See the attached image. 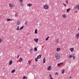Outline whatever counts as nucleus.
<instances>
[{
  "label": "nucleus",
  "instance_id": "f257e3e1",
  "mask_svg": "<svg viewBox=\"0 0 79 79\" xmlns=\"http://www.w3.org/2000/svg\"><path fill=\"white\" fill-rule=\"evenodd\" d=\"M55 58L56 60H60L61 58V55L59 53H56L55 54Z\"/></svg>",
  "mask_w": 79,
  "mask_h": 79
},
{
  "label": "nucleus",
  "instance_id": "f03ea898",
  "mask_svg": "<svg viewBox=\"0 0 79 79\" xmlns=\"http://www.w3.org/2000/svg\"><path fill=\"white\" fill-rule=\"evenodd\" d=\"M43 8L44 10H48L49 9V6L48 4H45L43 6Z\"/></svg>",
  "mask_w": 79,
  "mask_h": 79
},
{
  "label": "nucleus",
  "instance_id": "7ed1b4c3",
  "mask_svg": "<svg viewBox=\"0 0 79 79\" xmlns=\"http://www.w3.org/2000/svg\"><path fill=\"white\" fill-rule=\"evenodd\" d=\"M76 9H77V10H79V4L76 5L73 8V10H76Z\"/></svg>",
  "mask_w": 79,
  "mask_h": 79
},
{
  "label": "nucleus",
  "instance_id": "20e7f679",
  "mask_svg": "<svg viewBox=\"0 0 79 79\" xmlns=\"http://www.w3.org/2000/svg\"><path fill=\"white\" fill-rule=\"evenodd\" d=\"M75 37L77 39H79V32L77 34H76L75 35Z\"/></svg>",
  "mask_w": 79,
  "mask_h": 79
},
{
  "label": "nucleus",
  "instance_id": "39448f33",
  "mask_svg": "<svg viewBox=\"0 0 79 79\" xmlns=\"http://www.w3.org/2000/svg\"><path fill=\"white\" fill-rule=\"evenodd\" d=\"M52 69V68L51 66H49L47 68V70L48 71H51Z\"/></svg>",
  "mask_w": 79,
  "mask_h": 79
},
{
  "label": "nucleus",
  "instance_id": "423d86ee",
  "mask_svg": "<svg viewBox=\"0 0 79 79\" xmlns=\"http://www.w3.org/2000/svg\"><path fill=\"white\" fill-rule=\"evenodd\" d=\"M15 6V5L13 4L12 3H10L9 5V6L10 7V8H13L14 7V6Z\"/></svg>",
  "mask_w": 79,
  "mask_h": 79
},
{
  "label": "nucleus",
  "instance_id": "0eeeda50",
  "mask_svg": "<svg viewBox=\"0 0 79 79\" xmlns=\"http://www.w3.org/2000/svg\"><path fill=\"white\" fill-rule=\"evenodd\" d=\"M62 17L63 18H66V14H64L62 15Z\"/></svg>",
  "mask_w": 79,
  "mask_h": 79
},
{
  "label": "nucleus",
  "instance_id": "6e6552de",
  "mask_svg": "<svg viewBox=\"0 0 79 79\" xmlns=\"http://www.w3.org/2000/svg\"><path fill=\"white\" fill-rule=\"evenodd\" d=\"M74 48H70L69 49V50H70V52H73V51H74Z\"/></svg>",
  "mask_w": 79,
  "mask_h": 79
},
{
  "label": "nucleus",
  "instance_id": "1a4fd4ad",
  "mask_svg": "<svg viewBox=\"0 0 79 79\" xmlns=\"http://www.w3.org/2000/svg\"><path fill=\"white\" fill-rule=\"evenodd\" d=\"M61 50V48H58L56 49V52H60Z\"/></svg>",
  "mask_w": 79,
  "mask_h": 79
},
{
  "label": "nucleus",
  "instance_id": "9d476101",
  "mask_svg": "<svg viewBox=\"0 0 79 79\" xmlns=\"http://www.w3.org/2000/svg\"><path fill=\"white\" fill-rule=\"evenodd\" d=\"M42 56V55L41 54L39 55L37 57V58L38 59H40V58H41V57Z\"/></svg>",
  "mask_w": 79,
  "mask_h": 79
},
{
  "label": "nucleus",
  "instance_id": "9b49d317",
  "mask_svg": "<svg viewBox=\"0 0 79 79\" xmlns=\"http://www.w3.org/2000/svg\"><path fill=\"white\" fill-rule=\"evenodd\" d=\"M23 58L21 57H20L19 59V61L20 63H21L22 61H23Z\"/></svg>",
  "mask_w": 79,
  "mask_h": 79
},
{
  "label": "nucleus",
  "instance_id": "f8f14e48",
  "mask_svg": "<svg viewBox=\"0 0 79 79\" xmlns=\"http://www.w3.org/2000/svg\"><path fill=\"white\" fill-rule=\"evenodd\" d=\"M63 64V63H58L57 64V66L58 67L61 66V64Z\"/></svg>",
  "mask_w": 79,
  "mask_h": 79
},
{
  "label": "nucleus",
  "instance_id": "ddd939ff",
  "mask_svg": "<svg viewBox=\"0 0 79 79\" xmlns=\"http://www.w3.org/2000/svg\"><path fill=\"white\" fill-rule=\"evenodd\" d=\"M21 24V22L19 21H18L16 23V24L18 26H19Z\"/></svg>",
  "mask_w": 79,
  "mask_h": 79
},
{
  "label": "nucleus",
  "instance_id": "4468645a",
  "mask_svg": "<svg viewBox=\"0 0 79 79\" xmlns=\"http://www.w3.org/2000/svg\"><path fill=\"white\" fill-rule=\"evenodd\" d=\"M34 41H35L36 42H38V40H39V39L36 38V39H34Z\"/></svg>",
  "mask_w": 79,
  "mask_h": 79
},
{
  "label": "nucleus",
  "instance_id": "2eb2a0df",
  "mask_svg": "<svg viewBox=\"0 0 79 79\" xmlns=\"http://www.w3.org/2000/svg\"><path fill=\"white\" fill-rule=\"evenodd\" d=\"M32 5L31 4V3H29L27 4V6H29V7H30V6H32Z\"/></svg>",
  "mask_w": 79,
  "mask_h": 79
},
{
  "label": "nucleus",
  "instance_id": "dca6fc26",
  "mask_svg": "<svg viewBox=\"0 0 79 79\" xmlns=\"http://www.w3.org/2000/svg\"><path fill=\"white\" fill-rule=\"evenodd\" d=\"M19 26H18L16 29V31L20 30V29H19Z\"/></svg>",
  "mask_w": 79,
  "mask_h": 79
},
{
  "label": "nucleus",
  "instance_id": "f3484780",
  "mask_svg": "<svg viewBox=\"0 0 79 79\" xmlns=\"http://www.w3.org/2000/svg\"><path fill=\"white\" fill-rule=\"evenodd\" d=\"M7 21H13V19L7 18L6 19Z\"/></svg>",
  "mask_w": 79,
  "mask_h": 79
},
{
  "label": "nucleus",
  "instance_id": "a211bd4d",
  "mask_svg": "<svg viewBox=\"0 0 79 79\" xmlns=\"http://www.w3.org/2000/svg\"><path fill=\"white\" fill-rule=\"evenodd\" d=\"M20 5L21 6H23H23H24V4H23L22 2L20 3Z\"/></svg>",
  "mask_w": 79,
  "mask_h": 79
},
{
  "label": "nucleus",
  "instance_id": "6ab92c4d",
  "mask_svg": "<svg viewBox=\"0 0 79 79\" xmlns=\"http://www.w3.org/2000/svg\"><path fill=\"white\" fill-rule=\"evenodd\" d=\"M70 10H71V8H69V9H67L66 10L67 12V13H69V11H70Z\"/></svg>",
  "mask_w": 79,
  "mask_h": 79
},
{
  "label": "nucleus",
  "instance_id": "aec40b11",
  "mask_svg": "<svg viewBox=\"0 0 79 79\" xmlns=\"http://www.w3.org/2000/svg\"><path fill=\"white\" fill-rule=\"evenodd\" d=\"M12 63H13V61H12V60H10L9 61V65H11Z\"/></svg>",
  "mask_w": 79,
  "mask_h": 79
},
{
  "label": "nucleus",
  "instance_id": "412c9836",
  "mask_svg": "<svg viewBox=\"0 0 79 79\" xmlns=\"http://www.w3.org/2000/svg\"><path fill=\"white\" fill-rule=\"evenodd\" d=\"M59 42V40L58 39H57L56 40V44H58V43Z\"/></svg>",
  "mask_w": 79,
  "mask_h": 79
},
{
  "label": "nucleus",
  "instance_id": "4be33fe9",
  "mask_svg": "<svg viewBox=\"0 0 79 79\" xmlns=\"http://www.w3.org/2000/svg\"><path fill=\"white\" fill-rule=\"evenodd\" d=\"M15 69H13L11 71V73H15Z\"/></svg>",
  "mask_w": 79,
  "mask_h": 79
},
{
  "label": "nucleus",
  "instance_id": "5701e85b",
  "mask_svg": "<svg viewBox=\"0 0 79 79\" xmlns=\"http://www.w3.org/2000/svg\"><path fill=\"white\" fill-rule=\"evenodd\" d=\"M45 63V58H44L43 59V63Z\"/></svg>",
  "mask_w": 79,
  "mask_h": 79
},
{
  "label": "nucleus",
  "instance_id": "b1692460",
  "mask_svg": "<svg viewBox=\"0 0 79 79\" xmlns=\"http://www.w3.org/2000/svg\"><path fill=\"white\" fill-rule=\"evenodd\" d=\"M65 70H64V69H63L62 70V74H63L64 73V71Z\"/></svg>",
  "mask_w": 79,
  "mask_h": 79
},
{
  "label": "nucleus",
  "instance_id": "393cba45",
  "mask_svg": "<svg viewBox=\"0 0 79 79\" xmlns=\"http://www.w3.org/2000/svg\"><path fill=\"white\" fill-rule=\"evenodd\" d=\"M35 34H37V29H36L35 30Z\"/></svg>",
  "mask_w": 79,
  "mask_h": 79
},
{
  "label": "nucleus",
  "instance_id": "a878e982",
  "mask_svg": "<svg viewBox=\"0 0 79 79\" xmlns=\"http://www.w3.org/2000/svg\"><path fill=\"white\" fill-rule=\"evenodd\" d=\"M34 50H35V52H36V51H37V48H34Z\"/></svg>",
  "mask_w": 79,
  "mask_h": 79
},
{
  "label": "nucleus",
  "instance_id": "bb28decb",
  "mask_svg": "<svg viewBox=\"0 0 79 79\" xmlns=\"http://www.w3.org/2000/svg\"><path fill=\"white\" fill-rule=\"evenodd\" d=\"M27 77H26L24 76L23 77V79H27Z\"/></svg>",
  "mask_w": 79,
  "mask_h": 79
},
{
  "label": "nucleus",
  "instance_id": "cd10ccee",
  "mask_svg": "<svg viewBox=\"0 0 79 79\" xmlns=\"http://www.w3.org/2000/svg\"><path fill=\"white\" fill-rule=\"evenodd\" d=\"M68 57L69 58H72L73 56H72L71 55H70L68 56Z\"/></svg>",
  "mask_w": 79,
  "mask_h": 79
},
{
  "label": "nucleus",
  "instance_id": "c85d7f7f",
  "mask_svg": "<svg viewBox=\"0 0 79 79\" xmlns=\"http://www.w3.org/2000/svg\"><path fill=\"white\" fill-rule=\"evenodd\" d=\"M3 42V39L0 38V43H1V42Z\"/></svg>",
  "mask_w": 79,
  "mask_h": 79
},
{
  "label": "nucleus",
  "instance_id": "c756f323",
  "mask_svg": "<svg viewBox=\"0 0 79 79\" xmlns=\"http://www.w3.org/2000/svg\"><path fill=\"white\" fill-rule=\"evenodd\" d=\"M19 1L20 2V3H23V0H19Z\"/></svg>",
  "mask_w": 79,
  "mask_h": 79
},
{
  "label": "nucleus",
  "instance_id": "7c9ffc66",
  "mask_svg": "<svg viewBox=\"0 0 79 79\" xmlns=\"http://www.w3.org/2000/svg\"><path fill=\"white\" fill-rule=\"evenodd\" d=\"M49 38H50V37L48 36L47 37L46 39L45 40H48V39H49Z\"/></svg>",
  "mask_w": 79,
  "mask_h": 79
},
{
  "label": "nucleus",
  "instance_id": "2f4dec72",
  "mask_svg": "<svg viewBox=\"0 0 79 79\" xmlns=\"http://www.w3.org/2000/svg\"><path fill=\"white\" fill-rule=\"evenodd\" d=\"M24 28V26H22L20 28V30H21V29H23Z\"/></svg>",
  "mask_w": 79,
  "mask_h": 79
},
{
  "label": "nucleus",
  "instance_id": "473e14b6",
  "mask_svg": "<svg viewBox=\"0 0 79 79\" xmlns=\"http://www.w3.org/2000/svg\"><path fill=\"white\" fill-rule=\"evenodd\" d=\"M35 61H38V59L37 58V57L35 58Z\"/></svg>",
  "mask_w": 79,
  "mask_h": 79
},
{
  "label": "nucleus",
  "instance_id": "72a5a7b5",
  "mask_svg": "<svg viewBox=\"0 0 79 79\" xmlns=\"http://www.w3.org/2000/svg\"><path fill=\"white\" fill-rule=\"evenodd\" d=\"M36 67H37V66H36V65H34L33 66V68H36Z\"/></svg>",
  "mask_w": 79,
  "mask_h": 79
},
{
  "label": "nucleus",
  "instance_id": "f704fd0d",
  "mask_svg": "<svg viewBox=\"0 0 79 79\" xmlns=\"http://www.w3.org/2000/svg\"><path fill=\"white\" fill-rule=\"evenodd\" d=\"M18 15L17 13H16V14L15 15V16H16V17H18Z\"/></svg>",
  "mask_w": 79,
  "mask_h": 79
},
{
  "label": "nucleus",
  "instance_id": "c9c22d12",
  "mask_svg": "<svg viewBox=\"0 0 79 79\" xmlns=\"http://www.w3.org/2000/svg\"><path fill=\"white\" fill-rule=\"evenodd\" d=\"M65 2L66 3H67V4H68V1L67 0H66L65 1Z\"/></svg>",
  "mask_w": 79,
  "mask_h": 79
},
{
  "label": "nucleus",
  "instance_id": "e433bc0d",
  "mask_svg": "<svg viewBox=\"0 0 79 79\" xmlns=\"http://www.w3.org/2000/svg\"><path fill=\"white\" fill-rule=\"evenodd\" d=\"M58 75V72H56L55 73V75Z\"/></svg>",
  "mask_w": 79,
  "mask_h": 79
},
{
  "label": "nucleus",
  "instance_id": "4c0bfd02",
  "mask_svg": "<svg viewBox=\"0 0 79 79\" xmlns=\"http://www.w3.org/2000/svg\"><path fill=\"white\" fill-rule=\"evenodd\" d=\"M49 76H50V78H52V75L51 74H49Z\"/></svg>",
  "mask_w": 79,
  "mask_h": 79
},
{
  "label": "nucleus",
  "instance_id": "58836bf2",
  "mask_svg": "<svg viewBox=\"0 0 79 79\" xmlns=\"http://www.w3.org/2000/svg\"><path fill=\"white\" fill-rule=\"evenodd\" d=\"M72 58H73V60H74V59H75V58H76V57H75V56H72Z\"/></svg>",
  "mask_w": 79,
  "mask_h": 79
},
{
  "label": "nucleus",
  "instance_id": "ea45409f",
  "mask_svg": "<svg viewBox=\"0 0 79 79\" xmlns=\"http://www.w3.org/2000/svg\"><path fill=\"white\" fill-rule=\"evenodd\" d=\"M28 64H29V65H30V64H31V62H30V61H28Z\"/></svg>",
  "mask_w": 79,
  "mask_h": 79
},
{
  "label": "nucleus",
  "instance_id": "a19ab883",
  "mask_svg": "<svg viewBox=\"0 0 79 79\" xmlns=\"http://www.w3.org/2000/svg\"><path fill=\"white\" fill-rule=\"evenodd\" d=\"M32 50H33V48H31L30 49V52H32Z\"/></svg>",
  "mask_w": 79,
  "mask_h": 79
},
{
  "label": "nucleus",
  "instance_id": "79ce46f5",
  "mask_svg": "<svg viewBox=\"0 0 79 79\" xmlns=\"http://www.w3.org/2000/svg\"><path fill=\"white\" fill-rule=\"evenodd\" d=\"M63 4L65 6H66V5L65 4L63 3Z\"/></svg>",
  "mask_w": 79,
  "mask_h": 79
},
{
  "label": "nucleus",
  "instance_id": "37998d69",
  "mask_svg": "<svg viewBox=\"0 0 79 79\" xmlns=\"http://www.w3.org/2000/svg\"><path fill=\"white\" fill-rule=\"evenodd\" d=\"M19 55L17 56V58H19Z\"/></svg>",
  "mask_w": 79,
  "mask_h": 79
},
{
  "label": "nucleus",
  "instance_id": "c03bdc74",
  "mask_svg": "<svg viewBox=\"0 0 79 79\" xmlns=\"http://www.w3.org/2000/svg\"><path fill=\"white\" fill-rule=\"evenodd\" d=\"M25 24L26 25H27V22H25Z\"/></svg>",
  "mask_w": 79,
  "mask_h": 79
},
{
  "label": "nucleus",
  "instance_id": "a18cd8bd",
  "mask_svg": "<svg viewBox=\"0 0 79 79\" xmlns=\"http://www.w3.org/2000/svg\"><path fill=\"white\" fill-rule=\"evenodd\" d=\"M78 30L79 31V27H78Z\"/></svg>",
  "mask_w": 79,
  "mask_h": 79
},
{
  "label": "nucleus",
  "instance_id": "49530a36",
  "mask_svg": "<svg viewBox=\"0 0 79 79\" xmlns=\"http://www.w3.org/2000/svg\"><path fill=\"white\" fill-rule=\"evenodd\" d=\"M50 79H53V78H50Z\"/></svg>",
  "mask_w": 79,
  "mask_h": 79
},
{
  "label": "nucleus",
  "instance_id": "de8ad7c7",
  "mask_svg": "<svg viewBox=\"0 0 79 79\" xmlns=\"http://www.w3.org/2000/svg\"><path fill=\"white\" fill-rule=\"evenodd\" d=\"M71 77H70V79H71Z\"/></svg>",
  "mask_w": 79,
  "mask_h": 79
}]
</instances>
